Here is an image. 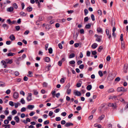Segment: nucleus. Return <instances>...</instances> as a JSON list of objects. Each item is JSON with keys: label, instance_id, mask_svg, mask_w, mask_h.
Segmentation results:
<instances>
[{"label": "nucleus", "instance_id": "f257e3e1", "mask_svg": "<svg viewBox=\"0 0 128 128\" xmlns=\"http://www.w3.org/2000/svg\"><path fill=\"white\" fill-rule=\"evenodd\" d=\"M117 91L118 92H126L127 91V90L125 89L124 88L122 87H119L117 89Z\"/></svg>", "mask_w": 128, "mask_h": 128}, {"label": "nucleus", "instance_id": "f03ea898", "mask_svg": "<svg viewBox=\"0 0 128 128\" xmlns=\"http://www.w3.org/2000/svg\"><path fill=\"white\" fill-rule=\"evenodd\" d=\"M65 60V59L64 58H62L61 60L59 61L58 62V65L60 66H62V62H64Z\"/></svg>", "mask_w": 128, "mask_h": 128}, {"label": "nucleus", "instance_id": "7ed1b4c3", "mask_svg": "<svg viewBox=\"0 0 128 128\" xmlns=\"http://www.w3.org/2000/svg\"><path fill=\"white\" fill-rule=\"evenodd\" d=\"M28 96L26 98V99L28 101H29L31 100L32 99V94L31 93H29L28 94Z\"/></svg>", "mask_w": 128, "mask_h": 128}, {"label": "nucleus", "instance_id": "20e7f679", "mask_svg": "<svg viewBox=\"0 0 128 128\" xmlns=\"http://www.w3.org/2000/svg\"><path fill=\"white\" fill-rule=\"evenodd\" d=\"M128 65L127 64H125L124 66V71L125 73L127 72Z\"/></svg>", "mask_w": 128, "mask_h": 128}, {"label": "nucleus", "instance_id": "39448f33", "mask_svg": "<svg viewBox=\"0 0 128 128\" xmlns=\"http://www.w3.org/2000/svg\"><path fill=\"white\" fill-rule=\"evenodd\" d=\"M6 64H11L12 63L13 61L12 59H6L5 60Z\"/></svg>", "mask_w": 128, "mask_h": 128}, {"label": "nucleus", "instance_id": "423d86ee", "mask_svg": "<svg viewBox=\"0 0 128 128\" xmlns=\"http://www.w3.org/2000/svg\"><path fill=\"white\" fill-rule=\"evenodd\" d=\"M74 94L75 96H79L81 95V94L80 92L78 91H76L74 92Z\"/></svg>", "mask_w": 128, "mask_h": 128}, {"label": "nucleus", "instance_id": "0eeeda50", "mask_svg": "<svg viewBox=\"0 0 128 128\" xmlns=\"http://www.w3.org/2000/svg\"><path fill=\"white\" fill-rule=\"evenodd\" d=\"M14 10V8L12 7L11 6L7 8V11L8 12H12Z\"/></svg>", "mask_w": 128, "mask_h": 128}, {"label": "nucleus", "instance_id": "6e6552de", "mask_svg": "<svg viewBox=\"0 0 128 128\" xmlns=\"http://www.w3.org/2000/svg\"><path fill=\"white\" fill-rule=\"evenodd\" d=\"M18 97V94L16 92H15L14 94V97L15 99L17 98Z\"/></svg>", "mask_w": 128, "mask_h": 128}, {"label": "nucleus", "instance_id": "1a4fd4ad", "mask_svg": "<svg viewBox=\"0 0 128 128\" xmlns=\"http://www.w3.org/2000/svg\"><path fill=\"white\" fill-rule=\"evenodd\" d=\"M1 63L2 64V65L4 66V68H6V61L2 60L1 62Z\"/></svg>", "mask_w": 128, "mask_h": 128}, {"label": "nucleus", "instance_id": "9d476101", "mask_svg": "<svg viewBox=\"0 0 128 128\" xmlns=\"http://www.w3.org/2000/svg\"><path fill=\"white\" fill-rule=\"evenodd\" d=\"M73 125V124L72 123L70 122H67L65 124V126L66 127H68L70 126H72Z\"/></svg>", "mask_w": 128, "mask_h": 128}, {"label": "nucleus", "instance_id": "9b49d317", "mask_svg": "<svg viewBox=\"0 0 128 128\" xmlns=\"http://www.w3.org/2000/svg\"><path fill=\"white\" fill-rule=\"evenodd\" d=\"M98 45L97 44L95 43H94L92 46V48H93L95 49L98 46Z\"/></svg>", "mask_w": 128, "mask_h": 128}, {"label": "nucleus", "instance_id": "f8f14e48", "mask_svg": "<svg viewBox=\"0 0 128 128\" xmlns=\"http://www.w3.org/2000/svg\"><path fill=\"white\" fill-rule=\"evenodd\" d=\"M44 61L47 62H48L50 60V59L49 57H46L44 58Z\"/></svg>", "mask_w": 128, "mask_h": 128}, {"label": "nucleus", "instance_id": "ddd939ff", "mask_svg": "<svg viewBox=\"0 0 128 128\" xmlns=\"http://www.w3.org/2000/svg\"><path fill=\"white\" fill-rule=\"evenodd\" d=\"M12 40H15V38L14 35L13 34L11 35L9 37Z\"/></svg>", "mask_w": 128, "mask_h": 128}, {"label": "nucleus", "instance_id": "4468645a", "mask_svg": "<svg viewBox=\"0 0 128 128\" xmlns=\"http://www.w3.org/2000/svg\"><path fill=\"white\" fill-rule=\"evenodd\" d=\"M97 30L98 32L102 33V29L101 28L99 27L97 28Z\"/></svg>", "mask_w": 128, "mask_h": 128}, {"label": "nucleus", "instance_id": "2eb2a0df", "mask_svg": "<svg viewBox=\"0 0 128 128\" xmlns=\"http://www.w3.org/2000/svg\"><path fill=\"white\" fill-rule=\"evenodd\" d=\"M15 54L14 53L10 52L7 54V55L8 56H14Z\"/></svg>", "mask_w": 128, "mask_h": 128}, {"label": "nucleus", "instance_id": "dca6fc26", "mask_svg": "<svg viewBox=\"0 0 128 128\" xmlns=\"http://www.w3.org/2000/svg\"><path fill=\"white\" fill-rule=\"evenodd\" d=\"M114 92V90L113 88H110L108 89V93L112 92Z\"/></svg>", "mask_w": 128, "mask_h": 128}, {"label": "nucleus", "instance_id": "f3484780", "mask_svg": "<svg viewBox=\"0 0 128 128\" xmlns=\"http://www.w3.org/2000/svg\"><path fill=\"white\" fill-rule=\"evenodd\" d=\"M14 120L16 121V122L18 123L19 122L20 120V119L18 116H16L15 117Z\"/></svg>", "mask_w": 128, "mask_h": 128}, {"label": "nucleus", "instance_id": "a211bd4d", "mask_svg": "<svg viewBox=\"0 0 128 128\" xmlns=\"http://www.w3.org/2000/svg\"><path fill=\"white\" fill-rule=\"evenodd\" d=\"M92 88V86L90 84L88 85L86 87L87 89L88 90H90Z\"/></svg>", "mask_w": 128, "mask_h": 128}, {"label": "nucleus", "instance_id": "6ab92c4d", "mask_svg": "<svg viewBox=\"0 0 128 128\" xmlns=\"http://www.w3.org/2000/svg\"><path fill=\"white\" fill-rule=\"evenodd\" d=\"M27 14H26L23 12H21L20 13V14L22 16H25Z\"/></svg>", "mask_w": 128, "mask_h": 128}, {"label": "nucleus", "instance_id": "aec40b11", "mask_svg": "<svg viewBox=\"0 0 128 128\" xmlns=\"http://www.w3.org/2000/svg\"><path fill=\"white\" fill-rule=\"evenodd\" d=\"M34 107V106L33 105H29L28 106V108L30 109H32Z\"/></svg>", "mask_w": 128, "mask_h": 128}, {"label": "nucleus", "instance_id": "412c9836", "mask_svg": "<svg viewBox=\"0 0 128 128\" xmlns=\"http://www.w3.org/2000/svg\"><path fill=\"white\" fill-rule=\"evenodd\" d=\"M32 10V8L30 6L28 7H27V10L28 12L31 11Z\"/></svg>", "mask_w": 128, "mask_h": 128}, {"label": "nucleus", "instance_id": "4be33fe9", "mask_svg": "<svg viewBox=\"0 0 128 128\" xmlns=\"http://www.w3.org/2000/svg\"><path fill=\"white\" fill-rule=\"evenodd\" d=\"M108 106H112V107H115L116 106V104L115 103H110L108 104Z\"/></svg>", "mask_w": 128, "mask_h": 128}, {"label": "nucleus", "instance_id": "5701e85b", "mask_svg": "<svg viewBox=\"0 0 128 128\" xmlns=\"http://www.w3.org/2000/svg\"><path fill=\"white\" fill-rule=\"evenodd\" d=\"M96 41L99 42H100L101 40V38L100 36H98L96 40Z\"/></svg>", "mask_w": 128, "mask_h": 128}, {"label": "nucleus", "instance_id": "b1692460", "mask_svg": "<svg viewBox=\"0 0 128 128\" xmlns=\"http://www.w3.org/2000/svg\"><path fill=\"white\" fill-rule=\"evenodd\" d=\"M20 104L19 102H18L17 103H15L14 106L16 108H17L18 107V106H20Z\"/></svg>", "mask_w": 128, "mask_h": 128}, {"label": "nucleus", "instance_id": "393cba45", "mask_svg": "<svg viewBox=\"0 0 128 128\" xmlns=\"http://www.w3.org/2000/svg\"><path fill=\"white\" fill-rule=\"evenodd\" d=\"M103 47L102 46H100L98 50V51L99 52H100L102 49H103Z\"/></svg>", "mask_w": 128, "mask_h": 128}, {"label": "nucleus", "instance_id": "a878e982", "mask_svg": "<svg viewBox=\"0 0 128 128\" xmlns=\"http://www.w3.org/2000/svg\"><path fill=\"white\" fill-rule=\"evenodd\" d=\"M56 92L55 91H52V92L51 93L52 94L53 97L54 98V96L55 95Z\"/></svg>", "mask_w": 128, "mask_h": 128}, {"label": "nucleus", "instance_id": "bb28decb", "mask_svg": "<svg viewBox=\"0 0 128 128\" xmlns=\"http://www.w3.org/2000/svg\"><path fill=\"white\" fill-rule=\"evenodd\" d=\"M105 117V116L104 115H102L100 116L99 118L98 119L100 120H102Z\"/></svg>", "mask_w": 128, "mask_h": 128}, {"label": "nucleus", "instance_id": "cd10ccee", "mask_svg": "<svg viewBox=\"0 0 128 128\" xmlns=\"http://www.w3.org/2000/svg\"><path fill=\"white\" fill-rule=\"evenodd\" d=\"M33 91L34 92V94L35 95H37L38 94V92L36 90H33Z\"/></svg>", "mask_w": 128, "mask_h": 128}, {"label": "nucleus", "instance_id": "c85d7f7f", "mask_svg": "<svg viewBox=\"0 0 128 128\" xmlns=\"http://www.w3.org/2000/svg\"><path fill=\"white\" fill-rule=\"evenodd\" d=\"M75 54L74 53L71 54L69 56V58H72L74 57L75 56Z\"/></svg>", "mask_w": 128, "mask_h": 128}, {"label": "nucleus", "instance_id": "c756f323", "mask_svg": "<svg viewBox=\"0 0 128 128\" xmlns=\"http://www.w3.org/2000/svg\"><path fill=\"white\" fill-rule=\"evenodd\" d=\"M91 27V25L90 24H88L86 25L85 28H89Z\"/></svg>", "mask_w": 128, "mask_h": 128}, {"label": "nucleus", "instance_id": "7c9ffc66", "mask_svg": "<svg viewBox=\"0 0 128 128\" xmlns=\"http://www.w3.org/2000/svg\"><path fill=\"white\" fill-rule=\"evenodd\" d=\"M2 26L5 29H7L8 28V26L6 24H3L2 25Z\"/></svg>", "mask_w": 128, "mask_h": 128}, {"label": "nucleus", "instance_id": "2f4dec72", "mask_svg": "<svg viewBox=\"0 0 128 128\" xmlns=\"http://www.w3.org/2000/svg\"><path fill=\"white\" fill-rule=\"evenodd\" d=\"M5 84L2 82H0V86L3 87L4 86Z\"/></svg>", "mask_w": 128, "mask_h": 128}, {"label": "nucleus", "instance_id": "473e14b6", "mask_svg": "<svg viewBox=\"0 0 128 128\" xmlns=\"http://www.w3.org/2000/svg\"><path fill=\"white\" fill-rule=\"evenodd\" d=\"M20 102L22 104H24L25 103V101L23 98H22L20 101Z\"/></svg>", "mask_w": 128, "mask_h": 128}, {"label": "nucleus", "instance_id": "72a5a7b5", "mask_svg": "<svg viewBox=\"0 0 128 128\" xmlns=\"http://www.w3.org/2000/svg\"><path fill=\"white\" fill-rule=\"evenodd\" d=\"M106 33L107 36H108L109 34L110 31L108 29H106Z\"/></svg>", "mask_w": 128, "mask_h": 128}, {"label": "nucleus", "instance_id": "f704fd0d", "mask_svg": "<svg viewBox=\"0 0 128 128\" xmlns=\"http://www.w3.org/2000/svg\"><path fill=\"white\" fill-rule=\"evenodd\" d=\"M98 73L100 77H102L103 76V73L102 71H99Z\"/></svg>", "mask_w": 128, "mask_h": 128}, {"label": "nucleus", "instance_id": "c9c22d12", "mask_svg": "<svg viewBox=\"0 0 128 128\" xmlns=\"http://www.w3.org/2000/svg\"><path fill=\"white\" fill-rule=\"evenodd\" d=\"M49 53L50 54H52V48H50L48 49Z\"/></svg>", "mask_w": 128, "mask_h": 128}, {"label": "nucleus", "instance_id": "e433bc0d", "mask_svg": "<svg viewBox=\"0 0 128 128\" xmlns=\"http://www.w3.org/2000/svg\"><path fill=\"white\" fill-rule=\"evenodd\" d=\"M17 113V111L16 110H14L12 112V114L13 115L16 114Z\"/></svg>", "mask_w": 128, "mask_h": 128}, {"label": "nucleus", "instance_id": "4c0bfd02", "mask_svg": "<svg viewBox=\"0 0 128 128\" xmlns=\"http://www.w3.org/2000/svg\"><path fill=\"white\" fill-rule=\"evenodd\" d=\"M4 112L5 115H6L8 114L9 112L8 110H4Z\"/></svg>", "mask_w": 128, "mask_h": 128}, {"label": "nucleus", "instance_id": "58836bf2", "mask_svg": "<svg viewBox=\"0 0 128 128\" xmlns=\"http://www.w3.org/2000/svg\"><path fill=\"white\" fill-rule=\"evenodd\" d=\"M9 121L8 120H6L4 121V123L5 124H8Z\"/></svg>", "mask_w": 128, "mask_h": 128}, {"label": "nucleus", "instance_id": "ea45409f", "mask_svg": "<svg viewBox=\"0 0 128 128\" xmlns=\"http://www.w3.org/2000/svg\"><path fill=\"white\" fill-rule=\"evenodd\" d=\"M9 104L10 106H14V102L12 101L9 102Z\"/></svg>", "mask_w": 128, "mask_h": 128}, {"label": "nucleus", "instance_id": "a19ab883", "mask_svg": "<svg viewBox=\"0 0 128 128\" xmlns=\"http://www.w3.org/2000/svg\"><path fill=\"white\" fill-rule=\"evenodd\" d=\"M71 92V90L70 89L68 88L67 90V92L68 94H70Z\"/></svg>", "mask_w": 128, "mask_h": 128}, {"label": "nucleus", "instance_id": "79ce46f5", "mask_svg": "<svg viewBox=\"0 0 128 128\" xmlns=\"http://www.w3.org/2000/svg\"><path fill=\"white\" fill-rule=\"evenodd\" d=\"M32 72H31L30 71H29L28 72V74H29V75H28V76L29 77H32Z\"/></svg>", "mask_w": 128, "mask_h": 128}, {"label": "nucleus", "instance_id": "37998d69", "mask_svg": "<svg viewBox=\"0 0 128 128\" xmlns=\"http://www.w3.org/2000/svg\"><path fill=\"white\" fill-rule=\"evenodd\" d=\"M120 80V78L119 77H118L116 78L115 80V81L119 82Z\"/></svg>", "mask_w": 128, "mask_h": 128}, {"label": "nucleus", "instance_id": "c03bdc74", "mask_svg": "<svg viewBox=\"0 0 128 128\" xmlns=\"http://www.w3.org/2000/svg\"><path fill=\"white\" fill-rule=\"evenodd\" d=\"M91 17L92 21H94L95 20L94 16L93 14H91Z\"/></svg>", "mask_w": 128, "mask_h": 128}, {"label": "nucleus", "instance_id": "a18cd8bd", "mask_svg": "<svg viewBox=\"0 0 128 128\" xmlns=\"http://www.w3.org/2000/svg\"><path fill=\"white\" fill-rule=\"evenodd\" d=\"M49 123V121L48 120H47L44 121V125H46L48 124Z\"/></svg>", "mask_w": 128, "mask_h": 128}, {"label": "nucleus", "instance_id": "49530a36", "mask_svg": "<svg viewBox=\"0 0 128 128\" xmlns=\"http://www.w3.org/2000/svg\"><path fill=\"white\" fill-rule=\"evenodd\" d=\"M84 14L85 15H86V14L88 13V10L86 9H85L84 10Z\"/></svg>", "mask_w": 128, "mask_h": 128}, {"label": "nucleus", "instance_id": "de8ad7c7", "mask_svg": "<svg viewBox=\"0 0 128 128\" xmlns=\"http://www.w3.org/2000/svg\"><path fill=\"white\" fill-rule=\"evenodd\" d=\"M66 113L65 112H62L61 114V115L64 116H65L66 115Z\"/></svg>", "mask_w": 128, "mask_h": 128}, {"label": "nucleus", "instance_id": "09e8293b", "mask_svg": "<svg viewBox=\"0 0 128 128\" xmlns=\"http://www.w3.org/2000/svg\"><path fill=\"white\" fill-rule=\"evenodd\" d=\"M17 31L19 30L20 29V26H16L15 27Z\"/></svg>", "mask_w": 128, "mask_h": 128}, {"label": "nucleus", "instance_id": "8fccbe9b", "mask_svg": "<svg viewBox=\"0 0 128 128\" xmlns=\"http://www.w3.org/2000/svg\"><path fill=\"white\" fill-rule=\"evenodd\" d=\"M28 126V127L27 128L26 126V128H34V126L32 125H30V126Z\"/></svg>", "mask_w": 128, "mask_h": 128}, {"label": "nucleus", "instance_id": "3c124183", "mask_svg": "<svg viewBox=\"0 0 128 128\" xmlns=\"http://www.w3.org/2000/svg\"><path fill=\"white\" fill-rule=\"evenodd\" d=\"M58 47L60 48V49H62V44L60 43H59L58 45Z\"/></svg>", "mask_w": 128, "mask_h": 128}, {"label": "nucleus", "instance_id": "603ef678", "mask_svg": "<svg viewBox=\"0 0 128 128\" xmlns=\"http://www.w3.org/2000/svg\"><path fill=\"white\" fill-rule=\"evenodd\" d=\"M81 109V107L80 106H78L76 108V109L77 110H80Z\"/></svg>", "mask_w": 128, "mask_h": 128}, {"label": "nucleus", "instance_id": "864d4df0", "mask_svg": "<svg viewBox=\"0 0 128 128\" xmlns=\"http://www.w3.org/2000/svg\"><path fill=\"white\" fill-rule=\"evenodd\" d=\"M98 14L100 16H101L102 14V11L100 10H98Z\"/></svg>", "mask_w": 128, "mask_h": 128}, {"label": "nucleus", "instance_id": "5fc2aeb1", "mask_svg": "<svg viewBox=\"0 0 128 128\" xmlns=\"http://www.w3.org/2000/svg\"><path fill=\"white\" fill-rule=\"evenodd\" d=\"M90 52L88 51H87V52H86L87 56H90Z\"/></svg>", "mask_w": 128, "mask_h": 128}, {"label": "nucleus", "instance_id": "6e6d98bb", "mask_svg": "<svg viewBox=\"0 0 128 128\" xmlns=\"http://www.w3.org/2000/svg\"><path fill=\"white\" fill-rule=\"evenodd\" d=\"M14 7L16 9H17L18 8V6L16 3H14L13 5Z\"/></svg>", "mask_w": 128, "mask_h": 128}, {"label": "nucleus", "instance_id": "4d7b16f0", "mask_svg": "<svg viewBox=\"0 0 128 128\" xmlns=\"http://www.w3.org/2000/svg\"><path fill=\"white\" fill-rule=\"evenodd\" d=\"M61 118L60 117H57L56 118V120L57 121H58L60 120Z\"/></svg>", "mask_w": 128, "mask_h": 128}, {"label": "nucleus", "instance_id": "13d9d810", "mask_svg": "<svg viewBox=\"0 0 128 128\" xmlns=\"http://www.w3.org/2000/svg\"><path fill=\"white\" fill-rule=\"evenodd\" d=\"M10 92L11 91L10 90H8L6 91V93L7 94H9L10 93Z\"/></svg>", "mask_w": 128, "mask_h": 128}, {"label": "nucleus", "instance_id": "bf43d9fd", "mask_svg": "<svg viewBox=\"0 0 128 128\" xmlns=\"http://www.w3.org/2000/svg\"><path fill=\"white\" fill-rule=\"evenodd\" d=\"M88 20V16L86 17H85L84 19V22H87Z\"/></svg>", "mask_w": 128, "mask_h": 128}, {"label": "nucleus", "instance_id": "052dcab7", "mask_svg": "<svg viewBox=\"0 0 128 128\" xmlns=\"http://www.w3.org/2000/svg\"><path fill=\"white\" fill-rule=\"evenodd\" d=\"M84 65L83 64H81L79 68L80 69H82L84 68Z\"/></svg>", "mask_w": 128, "mask_h": 128}, {"label": "nucleus", "instance_id": "680f3d73", "mask_svg": "<svg viewBox=\"0 0 128 128\" xmlns=\"http://www.w3.org/2000/svg\"><path fill=\"white\" fill-rule=\"evenodd\" d=\"M97 54L96 52L95 51H94L92 52V54L93 55H95Z\"/></svg>", "mask_w": 128, "mask_h": 128}, {"label": "nucleus", "instance_id": "e2e57ef3", "mask_svg": "<svg viewBox=\"0 0 128 128\" xmlns=\"http://www.w3.org/2000/svg\"><path fill=\"white\" fill-rule=\"evenodd\" d=\"M26 110V108H25L23 107L22 108L21 110V111L22 112H25Z\"/></svg>", "mask_w": 128, "mask_h": 128}, {"label": "nucleus", "instance_id": "0e129e2a", "mask_svg": "<svg viewBox=\"0 0 128 128\" xmlns=\"http://www.w3.org/2000/svg\"><path fill=\"white\" fill-rule=\"evenodd\" d=\"M20 94H22L23 96L25 95V93L23 91H21L20 92Z\"/></svg>", "mask_w": 128, "mask_h": 128}, {"label": "nucleus", "instance_id": "69168bd1", "mask_svg": "<svg viewBox=\"0 0 128 128\" xmlns=\"http://www.w3.org/2000/svg\"><path fill=\"white\" fill-rule=\"evenodd\" d=\"M4 126L5 127V128H10V124L4 125Z\"/></svg>", "mask_w": 128, "mask_h": 128}, {"label": "nucleus", "instance_id": "338daca9", "mask_svg": "<svg viewBox=\"0 0 128 128\" xmlns=\"http://www.w3.org/2000/svg\"><path fill=\"white\" fill-rule=\"evenodd\" d=\"M108 36V38L110 40H112V36L111 34H110Z\"/></svg>", "mask_w": 128, "mask_h": 128}, {"label": "nucleus", "instance_id": "774afa93", "mask_svg": "<svg viewBox=\"0 0 128 128\" xmlns=\"http://www.w3.org/2000/svg\"><path fill=\"white\" fill-rule=\"evenodd\" d=\"M79 44L78 43H76L74 44V46L75 48H77Z\"/></svg>", "mask_w": 128, "mask_h": 128}]
</instances>
